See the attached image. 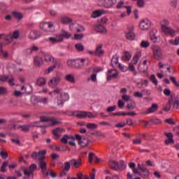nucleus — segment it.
I'll use <instances>...</instances> for the list:
<instances>
[{
    "mask_svg": "<svg viewBox=\"0 0 179 179\" xmlns=\"http://www.w3.org/2000/svg\"><path fill=\"white\" fill-rule=\"evenodd\" d=\"M45 155H47V151L41 150L38 152H33L31 155V159H34V160H38V162H43V160H45Z\"/></svg>",
    "mask_w": 179,
    "mask_h": 179,
    "instance_id": "1",
    "label": "nucleus"
},
{
    "mask_svg": "<svg viewBox=\"0 0 179 179\" xmlns=\"http://www.w3.org/2000/svg\"><path fill=\"white\" fill-rule=\"evenodd\" d=\"M76 139H77L78 145H80L82 148H87L89 143H90V140L85 137V136H82L80 134H76Z\"/></svg>",
    "mask_w": 179,
    "mask_h": 179,
    "instance_id": "2",
    "label": "nucleus"
},
{
    "mask_svg": "<svg viewBox=\"0 0 179 179\" xmlns=\"http://www.w3.org/2000/svg\"><path fill=\"white\" fill-rule=\"evenodd\" d=\"M67 66L73 68L74 69H82L83 68V64H80L79 59H71L66 62Z\"/></svg>",
    "mask_w": 179,
    "mask_h": 179,
    "instance_id": "3",
    "label": "nucleus"
},
{
    "mask_svg": "<svg viewBox=\"0 0 179 179\" xmlns=\"http://www.w3.org/2000/svg\"><path fill=\"white\" fill-rule=\"evenodd\" d=\"M76 117L77 118H80V120H85V118H95L96 116L94 115L91 112L87 111H77Z\"/></svg>",
    "mask_w": 179,
    "mask_h": 179,
    "instance_id": "4",
    "label": "nucleus"
},
{
    "mask_svg": "<svg viewBox=\"0 0 179 179\" xmlns=\"http://www.w3.org/2000/svg\"><path fill=\"white\" fill-rule=\"evenodd\" d=\"M153 57L157 61H159L162 57H163V50L160 46L155 45L152 48Z\"/></svg>",
    "mask_w": 179,
    "mask_h": 179,
    "instance_id": "5",
    "label": "nucleus"
},
{
    "mask_svg": "<svg viewBox=\"0 0 179 179\" xmlns=\"http://www.w3.org/2000/svg\"><path fill=\"white\" fill-rule=\"evenodd\" d=\"M152 26V22L148 19L141 20L139 23L138 27L141 30H149Z\"/></svg>",
    "mask_w": 179,
    "mask_h": 179,
    "instance_id": "6",
    "label": "nucleus"
},
{
    "mask_svg": "<svg viewBox=\"0 0 179 179\" xmlns=\"http://www.w3.org/2000/svg\"><path fill=\"white\" fill-rule=\"evenodd\" d=\"M126 38L127 40H129L130 41H133V40H135V37H136V35L135 33H134V27L129 28V31L127 32H125Z\"/></svg>",
    "mask_w": 179,
    "mask_h": 179,
    "instance_id": "7",
    "label": "nucleus"
},
{
    "mask_svg": "<svg viewBox=\"0 0 179 179\" xmlns=\"http://www.w3.org/2000/svg\"><path fill=\"white\" fill-rule=\"evenodd\" d=\"M41 36V33L40 31H31L29 33V38L30 40H37V38H40Z\"/></svg>",
    "mask_w": 179,
    "mask_h": 179,
    "instance_id": "8",
    "label": "nucleus"
},
{
    "mask_svg": "<svg viewBox=\"0 0 179 179\" xmlns=\"http://www.w3.org/2000/svg\"><path fill=\"white\" fill-rule=\"evenodd\" d=\"M70 163L71 166L75 167L76 169H79L80 166H82V159L79 158L78 159H72L70 160Z\"/></svg>",
    "mask_w": 179,
    "mask_h": 179,
    "instance_id": "9",
    "label": "nucleus"
},
{
    "mask_svg": "<svg viewBox=\"0 0 179 179\" xmlns=\"http://www.w3.org/2000/svg\"><path fill=\"white\" fill-rule=\"evenodd\" d=\"M60 81H61V78L55 77L49 81L48 85L50 87H55V86H57Z\"/></svg>",
    "mask_w": 179,
    "mask_h": 179,
    "instance_id": "10",
    "label": "nucleus"
},
{
    "mask_svg": "<svg viewBox=\"0 0 179 179\" xmlns=\"http://www.w3.org/2000/svg\"><path fill=\"white\" fill-rule=\"evenodd\" d=\"M161 26L162 31L165 34H174V33H176V31L173 29L168 27L166 24H162Z\"/></svg>",
    "mask_w": 179,
    "mask_h": 179,
    "instance_id": "11",
    "label": "nucleus"
},
{
    "mask_svg": "<svg viewBox=\"0 0 179 179\" xmlns=\"http://www.w3.org/2000/svg\"><path fill=\"white\" fill-rule=\"evenodd\" d=\"M40 29L42 30H47V27L51 29V27H54V24L51 22H41L39 24Z\"/></svg>",
    "mask_w": 179,
    "mask_h": 179,
    "instance_id": "12",
    "label": "nucleus"
},
{
    "mask_svg": "<svg viewBox=\"0 0 179 179\" xmlns=\"http://www.w3.org/2000/svg\"><path fill=\"white\" fill-rule=\"evenodd\" d=\"M101 2L105 8H111L115 3L113 0H101Z\"/></svg>",
    "mask_w": 179,
    "mask_h": 179,
    "instance_id": "13",
    "label": "nucleus"
},
{
    "mask_svg": "<svg viewBox=\"0 0 179 179\" xmlns=\"http://www.w3.org/2000/svg\"><path fill=\"white\" fill-rule=\"evenodd\" d=\"M56 37H60L64 40V38H71V37H72V34H71L66 32L65 30L62 29V34H57Z\"/></svg>",
    "mask_w": 179,
    "mask_h": 179,
    "instance_id": "14",
    "label": "nucleus"
},
{
    "mask_svg": "<svg viewBox=\"0 0 179 179\" xmlns=\"http://www.w3.org/2000/svg\"><path fill=\"white\" fill-rule=\"evenodd\" d=\"M158 108H159V106L157 105V103H152L151 107H150L145 113H146V114L156 113V111H157Z\"/></svg>",
    "mask_w": 179,
    "mask_h": 179,
    "instance_id": "15",
    "label": "nucleus"
},
{
    "mask_svg": "<svg viewBox=\"0 0 179 179\" xmlns=\"http://www.w3.org/2000/svg\"><path fill=\"white\" fill-rule=\"evenodd\" d=\"M103 48V45H99L98 47H96L94 55H97V57H101L104 55V50H101Z\"/></svg>",
    "mask_w": 179,
    "mask_h": 179,
    "instance_id": "16",
    "label": "nucleus"
},
{
    "mask_svg": "<svg viewBox=\"0 0 179 179\" xmlns=\"http://www.w3.org/2000/svg\"><path fill=\"white\" fill-rule=\"evenodd\" d=\"M106 13V10H96L91 14V17H100L101 15H104Z\"/></svg>",
    "mask_w": 179,
    "mask_h": 179,
    "instance_id": "17",
    "label": "nucleus"
},
{
    "mask_svg": "<svg viewBox=\"0 0 179 179\" xmlns=\"http://www.w3.org/2000/svg\"><path fill=\"white\" fill-rule=\"evenodd\" d=\"M94 30L97 33H101V34L107 33V29H106V28H104V27H103L101 24H99V25H96L94 27Z\"/></svg>",
    "mask_w": 179,
    "mask_h": 179,
    "instance_id": "18",
    "label": "nucleus"
},
{
    "mask_svg": "<svg viewBox=\"0 0 179 179\" xmlns=\"http://www.w3.org/2000/svg\"><path fill=\"white\" fill-rule=\"evenodd\" d=\"M113 72H115V73H112ZM108 73H109L110 75L108 76L107 80H111V79H113V78L118 77V73L117 72V71H115V69L108 70Z\"/></svg>",
    "mask_w": 179,
    "mask_h": 179,
    "instance_id": "19",
    "label": "nucleus"
},
{
    "mask_svg": "<svg viewBox=\"0 0 179 179\" xmlns=\"http://www.w3.org/2000/svg\"><path fill=\"white\" fill-rule=\"evenodd\" d=\"M43 59L38 56H36L34 57V65H35V66H41V65H43Z\"/></svg>",
    "mask_w": 179,
    "mask_h": 179,
    "instance_id": "20",
    "label": "nucleus"
},
{
    "mask_svg": "<svg viewBox=\"0 0 179 179\" xmlns=\"http://www.w3.org/2000/svg\"><path fill=\"white\" fill-rule=\"evenodd\" d=\"M108 164L110 169H113L115 171H118V162L117 161L110 160L109 161Z\"/></svg>",
    "mask_w": 179,
    "mask_h": 179,
    "instance_id": "21",
    "label": "nucleus"
},
{
    "mask_svg": "<svg viewBox=\"0 0 179 179\" xmlns=\"http://www.w3.org/2000/svg\"><path fill=\"white\" fill-rule=\"evenodd\" d=\"M45 82H47V80H45V78L43 77H41L36 80L35 85L36 86H40V87L45 86Z\"/></svg>",
    "mask_w": 179,
    "mask_h": 179,
    "instance_id": "22",
    "label": "nucleus"
},
{
    "mask_svg": "<svg viewBox=\"0 0 179 179\" xmlns=\"http://www.w3.org/2000/svg\"><path fill=\"white\" fill-rule=\"evenodd\" d=\"M30 128H31V125L30 124H24L18 126V129H21L22 132H29L30 131Z\"/></svg>",
    "mask_w": 179,
    "mask_h": 179,
    "instance_id": "23",
    "label": "nucleus"
},
{
    "mask_svg": "<svg viewBox=\"0 0 179 179\" xmlns=\"http://www.w3.org/2000/svg\"><path fill=\"white\" fill-rule=\"evenodd\" d=\"M11 15L14 16L15 19H17L18 21L22 20L23 19V14L22 13H19L17 11H13Z\"/></svg>",
    "mask_w": 179,
    "mask_h": 179,
    "instance_id": "24",
    "label": "nucleus"
},
{
    "mask_svg": "<svg viewBox=\"0 0 179 179\" xmlns=\"http://www.w3.org/2000/svg\"><path fill=\"white\" fill-rule=\"evenodd\" d=\"M8 52L3 50V43L0 42V57H3L4 58H8Z\"/></svg>",
    "mask_w": 179,
    "mask_h": 179,
    "instance_id": "25",
    "label": "nucleus"
},
{
    "mask_svg": "<svg viewBox=\"0 0 179 179\" xmlns=\"http://www.w3.org/2000/svg\"><path fill=\"white\" fill-rule=\"evenodd\" d=\"M61 23L62 24H69V23H72V18L64 16L61 18Z\"/></svg>",
    "mask_w": 179,
    "mask_h": 179,
    "instance_id": "26",
    "label": "nucleus"
},
{
    "mask_svg": "<svg viewBox=\"0 0 179 179\" xmlns=\"http://www.w3.org/2000/svg\"><path fill=\"white\" fill-rule=\"evenodd\" d=\"M171 103H173V95H171V98L168 101V103L164 108V111H170V108H171Z\"/></svg>",
    "mask_w": 179,
    "mask_h": 179,
    "instance_id": "27",
    "label": "nucleus"
},
{
    "mask_svg": "<svg viewBox=\"0 0 179 179\" xmlns=\"http://www.w3.org/2000/svg\"><path fill=\"white\" fill-rule=\"evenodd\" d=\"M118 56L117 55H113L111 59V65L115 68V66H118Z\"/></svg>",
    "mask_w": 179,
    "mask_h": 179,
    "instance_id": "28",
    "label": "nucleus"
},
{
    "mask_svg": "<svg viewBox=\"0 0 179 179\" xmlns=\"http://www.w3.org/2000/svg\"><path fill=\"white\" fill-rule=\"evenodd\" d=\"M173 108L178 110L179 108V95H177L174 99L173 98Z\"/></svg>",
    "mask_w": 179,
    "mask_h": 179,
    "instance_id": "29",
    "label": "nucleus"
},
{
    "mask_svg": "<svg viewBox=\"0 0 179 179\" xmlns=\"http://www.w3.org/2000/svg\"><path fill=\"white\" fill-rule=\"evenodd\" d=\"M86 127L88 129H90L91 131L97 129V128H99V126L95 123H88L86 124Z\"/></svg>",
    "mask_w": 179,
    "mask_h": 179,
    "instance_id": "30",
    "label": "nucleus"
},
{
    "mask_svg": "<svg viewBox=\"0 0 179 179\" xmlns=\"http://www.w3.org/2000/svg\"><path fill=\"white\" fill-rule=\"evenodd\" d=\"M66 80L70 83H75V77L72 74H69L65 76Z\"/></svg>",
    "mask_w": 179,
    "mask_h": 179,
    "instance_id": "31",
    "label": "nucleus"
},
{
    "mask_svg": "<svg viewBox=\"0 0 179 179\" xmlns=\"http://www.w3.org/2000/svg\"><path fill=\"white\" fill-rule=\"evenodd\" d=\"M149 122H152L155 125H162V120L156 117L150 119Z\"/></svg>",
    "mask_w": 179,
    "mask_h": 179,
    "instance_id": "32",
    "label": "nucleus"
},
{
    "mask_svg": "<svg viewBox=\"0 0 179 179\" xmlns=\"http://www.w3.org/2000/svg\"><path fill=\"white\" fill-rule=\"evenodd\" d=\"M49 40L50 41H51V43H52V44H55L57 43H59L63 41L62 38L57 37V38L50 37Z\"/></svg>",
    "mask_w": 179,
    "mask_h": 179,
    "instance_id": "33",
    "label": "nucleus"
},
{
    "mask_svg": "<svg viewBox=\"0 0 179 179\" xmlns=\"http://www.w3.org/2000/svg\"><path fill=\"white\" fill-rule=\"evenodd\" d=\"M92 135H94L95 136H102V138H106V134L101 133L100 131H96L93 133H90V135L88 136H92Z\"/></svg>",
    "mask_w": 179,
    "mask_h": 179,
    "instance_id": "34",
    "label": "nucleus"
},
{
    "mask_svg": "<svg viewBox=\"0 0 179 179\" xmlns=\"http://www.w3.org/2000/svg\"><path fill=\"white\" fill-rule=\"evenodd\" d=\"M51 119L45 117V116H41L39 122H36L35 124H40V122H50Z\"/></svg>",
    "mask_w": 179,
    "mask_h": 179,
    "instance_id": "35",
    "label": "nucleus"
},
{
    "mask_svg": "<svg viewBox=\"0 0 179 179\" xmlns=\"http://www.w3.org/2000/svg\"><path fill=\"white\" fill-rule=\"evenodd\" d=\"M132 55L129 53V52H125L124 55L122 57V59H123V61H129Z\"/></svg>",
    "mask_w": 179,
    "mask_h": 179,
    "instance_id": "36",
    "label": "nucleus"
},
{
    "mask_svg": "<svg viewBox=\"0 0 179 179\" xmlns=\"http://www.w3.org/2000/svg\"><path fill=\"white\" fill-rule=\"evenodd\" d=\"M76 47V50H77V51L82 52L85 50V46H83V45H82V43H77L75 45Z\"/></svg>",
    "mask_w": 179,
    "mask_h": 179,
    "instance_id": "37",
    "label": "nucleus"
},
{
    "mask_svg": "<svg viewBox=\"0 0 179 179\" xmlns=\"http://www.w3.org/2000/svg\"><path fill=\"white\" fill-rule=\"evenodd\" d=\"M23 171L26 177H30V176H31V178L34 177V173L31 172L29 169H24Z\"/></svg>",
    "mask_w": 179,
    "mask_h": 179,
    "instance_id": "38",
    "label": "nucleus"
},
{
    "mask_svg": "<svg viewBox=\"0 0 179 179\" xmlns=\"http://www.w3.org/2000/svg\"><path fill=\"white\" fill-rule=\"evenodd\" d=\"M45 61H46V62H55V58L50 55H46L45 56Z\"/></svg>",
    "mask_w": 179,
    "mask_h": 179,
    "instance_id": "39",
    "label": "nucleus"
},
{
    "mask_svg": "<svg viewBox=\"0 0 179 179\" xmlns=\"http://www.w3.org/2000/svg\"><path fill=\"white\" fill-rule=\"evenodd\" d=\"M140 45L141 48H148L150 43L148 41H142Z\"/></svg>",
    "mask_w": 179,
    "mask_h": 179,
    "instance_id": "40",
    "label": "nucleus"
},
{
    "mask_svg": "<svg viewBox=\"0 0 179 179\" xmlns=\"http://www.w3.org/2000/svg\"><path fill=\"white\" fill-rule=\"evenodd\" d=\"M8 93V89L6 87L0 86V96H3Z\"/></svg>",
    "mask_w": 179,
    "mask_h": 179,
    "instance_id": "41",
    "label": "nucleus"
},
{
    "mask_svg": "<svg viewBox=\"0 0 179 179\" xmlns=\"http://www.w3.org/2000/svg\"><path fill=\"white\" fill-rule=\"evenodd\" d=\"M39 162H41L39 164L40 169H41L42 171L47 170V164L44 161Z\"/></svg>",
    "mask_w": 179,
    "mask_h": 179,
    "instance_id": "42",
    "label": "nucleus"
},
{
    "mask_svg": "<svg viewBox=\"0 0 179 179\" xmlns=\"http://www.w3.org/2000/svg\"><path fill=\"white\" fill-rule=\"evenodd\" d=\"M61 99L62 101H68V100H69V95L68 94V93L62 94Z\"/></svg>",
    "mask_w": 179,
    "mask_h": 179,
    "instance_id": "43",
    "label": "nucleus"
},
{
    "mask_svg": "<svg viewBox=\"0 0 179 179\" xmlns=\"http://www.w3.org/2000/svg\"><path fill=\"white\" fill-rule=\"evenodd\" d=\"M139 55H135L131 60V63L136 65L138 64V61H139Z\"/></svg>",
    "mask_w": 179,
    "mask_h": 179,
    "instance_id": "44",
    "label": "nucleus"
},
{
    "mask_svg": "<svg viewBox=\"0 0 179 179\" xmlns=\"http://www.w3.org/2000/svg\"><path fill=\"white\" fill-rule=\"evenodd\" d=\"M150 39L151 40V41H153V43H156V41H157V36H156L155 33L151 32L150 34Z\"/></svg>",
    "mask_w": 179,
    "mask_h": 179,
    "instance_id": "45",
    "label": "nucleus"
},
{
    "mask_svg": "<svg viewBox=\"0 0 179 179\" xmlns=\"http://www.w3.org/2000/svg\"><path fill=\"white\" fill-rule=\"evenodd\" d=\"M8 104L10 107H17V102L14 100H9L8 101Z\"/></svg>",
    "mask_w": 179,
    "mask_h": 179,
    "instance_id": "46",
    "label": "nucleus"
},
{
    "mask_svg": "<svg viewBox=\"0 0 179 179\" xmlns=\"http://www.w3.org/2000/svg\"><path fill=\"white\" fill-rule=\"evenodd\" d=\"M50 122H52L51 127L62 124V122H59V120L57 119H50Z\"/></svg>",
    "mask_w": 179,
    "mask_h": 179,
    "instance_id": "47",
    "label": "nucleus"
},
{
    "mask_svg": "<svg viewBox=\"0 0 179 179\" xmlns=\"http://www.w3.org/2000/svg\"><path fill=\"white\" fill-rule=\"evenodd\" d=\"M64 170L66 171L71 170V161L64 162Z\"/></svg>",
    "mask_w": 179,
    "mask_h": 179,
    "instance_id": "48",
    "label": "nucleus"
},
{
    "mask_svg": "<svg viewBox=\"0 0 179 179\" xmlns=\"http://www.w3.org/2000/svg\"><path fill=\"white\" fill-rule=\"evenodd\" d=\"M170 80H171L172 83L175 85L177 87H179V80L177 82V80L176 79V77L171 76Z\"/></svg>",
    "mask_w": 179,
    "mask_h": 179,
    "instance_id": "49",
    "label": "nucleus"
},
{
    "mask_svg": "<svg viewBox=\"0 0 179 179\" xmlns=\"http://www.w3.org/2000/svg\"><path fill=\"white\" fill-rule=\"evenodd\" d=\"M55 68H56V66H54V65L52 66H50L48 69L45 70V73L46 75H48V73H50V72H52L54 69H55Z\"/></svg>",
    "mask_w": 179,
    "mask_h": 179,
    "instance_id": "50",
    "label": "nucleus"
},
{
    "mask_svg": "<svg viewBox=\"0 0 179 179\" xmlns=\"http://www.w3.org/2000/svg\"><path fill=\"white\" fill-rule=\"evenodd\" d=\"M164 122H166V124H169V125H176V122H174L173 118L166 119Z\"/></svg>",
    "mask_w": 179,
    "mask_h": 179,
    "instance_id": "51",
    "label": "nucleus"
},
{
    "mask_svg": "<svg viewBox=\"0 0 179 179\" xmlns=\"http://www.w3.org/2000/svg\"><path fill=\"white\" fill-rule=\"evenodd\" d=\"M13 38H12V34H8L5 38H4V41H7V43H12L13 41Z\"/></svg>",
    "mask_w": 179,
    "mask_h": 179,
    "instance_id": "52",
    "label": "nucleus"
},
{
    "mask_svg": "<svg viewBox=\"0 0 179 179\" xmlns=\"http://www.w3.org/2000/svg\"><path fill=\"white\" fill-rule=\"evenodd\" d=\"M0 156H1V158L5 160L9 157V154H8L6 152L1 151L0 152Z\"/></svg>",
    "mask_w": 179,
    "mask_h": 179,
    "instance_id": "53",
    "label": "nucleus"
},
{
    "mask_svg": "<svg viewBox=\"0 0 179 179\" xmlns=\"http://www.w3.org/2000/svg\"><path fill=\"white\" fill-rule=\"evenodd\" d=\"M36 170H37V165L36 164H31L29 166V171L31 173H34V171H36Z\"/></svg>",
    "mask_w": 179,
    "mask_h": 179,
    "instance_id": "54",
    "label": "nucleus"
},
{
    "mask_svg": "<svg viewBox=\"0 0 179 179\" xmlns=\"http://www.w3.org/2000/svg\"><path fill=\"white\" fill-rule=\"evenodd\" d=\"M150 80L152 82V83H154V85H155V86H157L158 82L157 79H156V76H155V74L151 75Z\"/></svg>",
    "mask_w": 179,
    "mask_h": 179,
    "instance_id": "55",
    "label": "nucleus"
},
{
    "mask_svg": "<svg viewBox=\"0 0 179 179\" xmlns=\"http://www.w3.org/2000/svg\"><path fill=\"white\" fill-rule=\"evenodd\" d=\"M115 110H117V106L114 105L113 106H109L106 108V111L108 113H113V111H115Z\"/></svg>",
    "mask_w": 179,
    "mask_h": 179,
    "instance_id": "56",
    "label": "nucleus"
},
{
    "mask_svg": "<svg viewBox=\"0 0 179 179\" xmlns=\"http://www.w3.org/2000/svg\"><path fill=\"white\" fill-rule=\"evenodd\" d=\"M125 162L123 160L120 162V164H118V170H124L125 169Z\"/></svg>",
    "mask_w": 179,
    "mask_h": 179,
    "instance_id": "57",
    "label": "nucleus"
},
{
    "mask_svg": "<svg viewBox=\"0 0 179 179\" xmlns=\"http://www.w3.org/2000/svg\"><path fill=\"white\" fill-rule=\"evenodd\" d=\"M39 103H42L43 104H47L48 103V98L47 97H39Z\"/></svg>",
    "mask_w": 179,
    "mask_h": 179,
    "instance_id": "58",
    "label": "nucleus"
},
{
    "mask_svg": "<svg viewBox=\"0 0 179 179\" xmlns=\"http://www.w3.org/2000/svg\"><path fill=\"white\" fill-rule=\"evenodd\" d=\"M31 103H33V104H37L38 103H39V97L34 96L31 99Z\"/></svg>",
    "mask_w": 179,
    "mask_h": 179,
    "instance_id": "59",
    "label": "nucleus"
},
{
    "mask_svg": "<svg viewBox=\"0 0 179 179\" xmlns=\"http://www.w3.org/2000/svg\"><path fill=\"white\" fill-rule=\"evenodd\" d=\"M83 34H74V38H75V40H82V38H83Z\"/></svg>",
    "mask_w": 179,
    "mask_h": 179,
    "instance_id": "60",
    "label": "nucleus"
},
{
    "mask_svg": "<svg viewBox=\"0 0 179 179\" xmlns=\"http://www.w3.org/2000/svg\"><path fill=\"white\" fill-rule=\"evenodd\" d=\"M54 62V66H56V68H62V64L58 61H57V59H55V62Z\"/></svg>",
    "mask_w": 179,
    "mask_h": 179,
    "instance_id": "61",
    "label": "nucleus"
},
{
    "mask_svg": "<svg viewBox=\"0 0 179 179\" xmlns=\"http://www.w3.org/2000/svg\"><path fill=\"white\" fill-rule=\"evenodd\" d=\"M117 106H118L119 108H124L125 103H124V101L122 99H120L118 101Z\"/></svg>",
    "mask_w": 179,
    "mask_h": 179,
    "instance_id": "62",
    "label": "nucleus"
},
{
    "mask_svg": "<svg viewBox=\"0 0 179 179\" xmlns=\"http://www.w3.org/2000/svg\"><path fill=\"white\" fill-rule=\"evenodd\" d=\"M19 34H20V32L19 31H15L12 35V38H15V40L19 38Z\"/></svg>",
    "mask_w": 179,
    "mask_h": 179,
    "instance_id": "63",
    "label": "nucleus"
},
{
    "mask_svg": "<svg viewBox=\"0 0 179 179\" xmlns=\"http://www.w3.org/2000/svg\"><path fill=\"white\" fill-rule=\"evenodd\" d=\"M169 143H174V139L173 138H169L165 141V145H169Z\"/></svg>",
    "mask_w": 179,
    "mask_h": 179,
    "instance_id": "64",
    "label": "nucleus"
}]
</instances>
